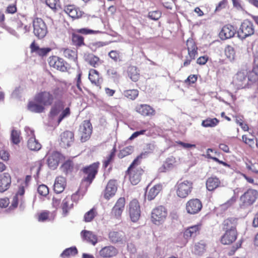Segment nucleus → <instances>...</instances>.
<instances>
[{"mask_svg": "<svg viewBox=\"0 0 258 258\" xmlns=\"http://www.w3.org/2000/svg\"><path fill=\"white\" fill-rule=\"evenodd\" d=\"M237 220V218L230 217L225 219L222 222V229L225 232L220 239L222 244L230 245L236 240L238 236Z\"/></svg>", "mask_w": 258, "mask_h": 258, "instance_id": "1", "label": "nucleus"}, {"mask_svg": "<svg viewBox=\"0 0 258 258\" xmlns=\"http://www.w3.org/2000/svg\"><path fill=\"white\" fill-rule=\"evenodd\" d=\"M146 153H142L138 155L134 160L126 171V174L128 176L129 180L133 185L138 184L144 174L145 171L139 165L141 164L143 155H145Z\"/></svg>", "mask_w": 258, "mask_h": 258, "instance_id": "2", "label": "nucleus"}, {"mask_svg": "<svg viewBox=\"0 0 258 258\" xmlns=\"http://www.w3.org/2000/svg\"><path fill=\"white\" fill-rule=\"evenodd\" d=\"M64 93L62 88L56 87L51 91H43L37 93L35 94V99L40 102L43 106H51L55 99L61 98Z\"/></svg>", "mask_w": 258, "mask_h": 258, "instance_id": "3", "label": "nucleus"}, {"mask_svg": "<svg viewBox=\"0 0 258 258\" xmlns=\"http://www.w3.org/2000/svg\"><path fill=\"white\" fill-rule=\"evenodd\" d=\"M99 167V163L97 162L82 168L81 170L83 174L82 183L84 184L86 187L89 186L95 179L98 173Z\"/></svg>", "mask_w": 258, "mask_h": 258, "instance_id": "4", "label": "nucleus"}, {"mask_svg": "<svg viewBox=\"0 0 258 258\" xmlns=\"http://www.w3.org/2000/svg\"><path fill=\"white\" fill-rule=\"evenodd\" d=\"M252 83L250 79V73L248 76L243 72H238L233 78L232 84L236 89L247 87Z\"/></svg>", "mask_w": 258, "mask_h": 258, "instance_id": "5", "label": "nucleus"}, {"mask_svg": "<svg viewBox=\"0 0 258 258\" xmlns=\"http://www.w3.org/2000/svg\"><path fill=\"white\" fill-rule=\"evenodd\" d=\"M192 189V182L187 180L178 182L176 185V195L182 199L187 198L191 194Z\"/></svg>", "mask_w": 258, "mask_h": 258, "instance_id": "6", "label": "nucleus"}, {"mask_svg": "<svg viewBox=\"0 0 258 258\" xmlns=\"http://www.w3.org/2000/svg\"><path fill=\"white\" fill-rule=\"evenodd\" d=\"M186 45L188 51V54L185 56L183 62V67L189 66L192 60L196 58L198 55V47L195 41L191 38H189L187 41Z\"/></svg>", "mask_w": 258, "mask_h": 258, "instance_id": "7", "label": "nucleus"}, {"mask_svg": "<svg viewBox=\"0 0 258 258\" xmlns=\"http://www.w3.org/2000/svg\"><path fill=\"white\" fill-rule=\"evenodd\" d=\"M167 215V211L164 207H157L153 209L151 212V222L155 225H159L165 221Z\"/></svg>", "mask_w": 258, "mask_h": 258, "instance_id": "8", "label": "nucleus"}, {"mask_svg": "<svg viewBox=\"0 0 258 258\" xmlns=\"http://www.w3.org/2000/svg\"><path fill=\"white\" fill-rule=\"evenodd\" d=\"M92 130L93 127L89 120H84L81 123L79 128V135L81 142H86L90 139Z\"/></svg>", "mask_w": 258, "mask_h": 258, "instance_id": "9", "label": "nucleus"}, {"mask_svg": "<svg viewBox=\"0 0 258 258\" xmlns=\"http://www.w3.org/2000/svg\"><path fill=\"white\" fill-rule=\"evenodd\" d=\"M33 26L34 34L39 39H42L46 36L47 33V26L41 18H35L33 21Z\"/></svg>", "mask_w": 258, "mask_h": 258, "instance_id": "10", "label": "nucleus"}, {"mask_svg": "<svg viewBox=\"0 0 258 258\" xmlns=\"http://www.w3.org/2000/svg\"><path fill=\"white\" fill-rule=\"evenodd\" d=\"M258 198V191L254 189L248 188L240 197V201L244 206H251Z\"/></svg>", "mask_w": 258, "mask_h": 258, "instance_id": "11", "label": "nucleus"}, {"mask_svg": "<svg viewBox=\"0 0 258 258\" xmlns=\"http://www.w3.org/2000/svg\"><path fill=\"white\" fill-rule=\"evenodd\" d=\"M254 33V27L253 23L248 20H244L241 24L239 30L238 31V35L241 39L251 36Z\"/></svg>", "mask_w": 258, "mask_h": 258, "instance_id": "12", "label": "nucleus"}, {"mask_svg": "<svg viewBox=\"0 0 258 258\" xmlns=\"http://www.w3.org/2000/svg\"><path fill=\"white\" fill-rule=\"evenodd\" d=\"M202 208V202L197 198H192L189 200L185 204L186 211L190 215H195L199 213Z\"/></svg>", "mask_w": 258, "mask_h": 258, "instance_id": "13", "label": "nucleus"}, {"mask_svg": "<svg viewBox=\"0 0 258 258\" xmlns=\"http://www.w3.org/2000/svg\"><path fill=\"white\" fill-rule=\"evenodd\" d=\"M128 212L131 220L136 222L141 216V207L138 201L133 199L129 204Z\"/></svg>", "mask_w": 258, "mask_h": 258, "instance_id": "14", "label": "nucleus"}, {"mask_svg": "<svg viewBox=\"0 0 258 258\" xmlns=\"http://www.w3.org/2000/svg\"><path fill=\"white\" fill-rule=\"evenodd\" d=\"M74 140V133L72 131H66L60 134L59 144L62 148L66 149L73 144Z\"/></svg>", "mask_w": 258, "mask_h": 258, "instance_id": "15", "label": "nucleus"}, {"mask_svg": "<svg viewBox=\"0 0 258 258\" xmlns=\"http://www.w3.org/2000/svg\"><path fill=\"white\" fill-rule=\"evenodd\" d=\"M48 63L50 67L57 70L62 72H65L67 71L66 62L62 58L58 56L55 55L50 56L48 58Z\"/></svg>", "mask_w": 258, "mask_h": 258, "instance_id": "16", "label": "nucleus"}, {"mask_svg": "<svg viewBox=\"0 0 258 258\" xmlns=\"http://www.w3.org/2000/svg\"><path fill=\"white\" fill-rule=\"evenodd\" d=\"M109 241L114 244H124L126 242L124 232L121 230H112L108 233Z\"/></svg>", "mask_w": 258, "mask_h": 258, "instance_id": "17", "label": "nucleus"}, {"mask_svg": "<svg viewBox=\"0 0 258 258\" xmlns=\"http://www.w3.org/2000/svg\"><path fill=\"white\" fill-rule=\"evenodd\" d=\"M25 132L28 137L27 141L28 148L32 151H38L41 148V144L36 139L34 131L30 128H26Z\"/></svg>", "mask_w": 258, "mask_h": 258, "instance_id": "18", "label": "nucleus"}, {"mask_svg": "<svg viewBox=\"0 0 258 258\" xmlns=\"http://www.w3.org/2000/svg\"><path fill=\"white\" fill-rule=\"evenodd\" d=\"M63 11L73 20L79 19L82 17L84 12L80 9L74 5L64 6Z\"/></svg>", "mask_w": 258, "mask_h": 258, "instance_id": "19", "label": "nucleus"}, {"mask_svg": "<svg viewBox=\"0 0 258 258\" xmlns=\"http://www.w3.org/2000/svg\"><path fill=\"white\" fill-rule=\"evenodd\" d=\"M135 110L143 116L152 117L156 114V110L150 105L146 104L138 105Z\"/></svg>", "mask_w": 258, "mask_h": 258, "instance_id": "20", "label": "nucleus"}, {"mask_svg": "<svg viewBox=\"0 0 258 258\" xmlns=\"http://www.w3.org/2000/svg\"><path fill=\"white\" fill-rule=\"evenodd\" d=\"M88 79L92 84L94 85L99 89H101L103 79L98 71L94 69H90Z\"/></svg>", "mask_w": 258, "mask_h": 258, "instance_id": "21", "label": "nucleus"}, {"mask_svg": "<svg viewBox=\"0 0 258 258\" xmlns=\"http://www.w3.org/2000/svg\"><path fill=\"white\" fill-rule=\"evenodd\" d=\"M117 189V186L116 180H109L104 191V198L106 200H109L115 195Z\"/></svg>", "mask_w": 258, "mask_h": 258, "instance_id": "22", "label": "nucleus"}, {"mask_svg": "<svg viewBox=\"0 0 258 258\" xmlns=\"http://www.w3.org/2000/svg\"><path fill=\"white\" fill-rule=\"evenodd\" d=\"M30 51L32 53H35L36 55L43 57L46 56L51 51L50 47H39L38 44L34 40L30 45Z\"/></svg>", "mask_w": 258, "mask_h": 258, "instance_id": "23", "label": "nucleus"}, {"mask_svg": "<svg viewBox=\"0 0 258 258\" xmlns=\"http://www.w3.org/2000/svg\"><path fill=\"white\" fill-rule=\"evenodd\" d=\"M27 109L31 112L41 113L45 112V108L40 102L37 101L35 95L33 100L29 101L27 104Z\"/></svg>", "mask_w": 258, "mask_h": 258, "instance_id": "24", "label": "nucleus"}, {"mask_svg": "<svg viewBox=\"0 0 258 258\" xmlns=\"http://www.w3.org/2000/svg\"><path fill=\"white\" fill-rule=\"evenodd\" d=\"M236 33V29L230 24L224 25L219 33V37L222 40H226L233 37Z\"/></svg>", "mask_w": 258, "mask_h": 258, "instance_id": "25", "label": "nucleus"}, {"mask_svg": "<svg viewBox=\"0 0 258 258\" xmlns=\"http://www.w3.org/2000/svg\"><path fill=\"white\" fill-rule=\"evenodd\" d=\"M201 224L195 225L186 228L183 234V236L185 239L184 243H186L188 240L192 237H196L200 233Z\"/></svg>", "mask_w": 258, "mask_h": 258, "instance_id": "26", "label": "nucleus"}, {"mask_svg": "<svg viewBox=\"0 0 258 258\" xmlns=\"http://www.w3.org/2000/svg\"><path fill=\"white\" fill-rule=\"evenodd\" d=\"M99 253L100 255L103 258H111L116 256L118 250L115 246L108 245L102 248Z\"/></svg>", "mask_w": 258, "mask_h": 258, "instance_id": "27", "label": "nucleus"}, {"mask_svg": "<svg viewBox=\"0 0 258 258\" xmlns=\"http://www.w3.org/2000/svg\"><path fill=\"white\" fill-rule=\"evenodd\" d=\"M25 190L23 186H19L18 190L16 195L13 198L11 206L14 208H17L19 205L22 206L25 202L24 195Z\"/></svg>", "mask_w": 258, "mask_h": 258, "instance_id": "28", "label": "nucleus"}, {"mask_svg": "<svg viewBox=\"0 0 258 258\" xmlns=\"http://www.w3.org/2000/svg\"><path fill=\"white\" fill-rule=\"evenodd\" d=\"M221 186L222 182L216 176H212L208 177L206 181V188L210 191H214Z\"/></svg>", "mask_w": 258, "mask_h": 258, "instance_id": "29", "label": "nucleus"}, {"mask_svg": "<svg viewBox=\"0 0 258 258\" xmlns=\"http://www.w3.org/2000/svg\"><path fill=\"white\" fill-rule=\"evenodd\" d=\"M125 199L124 197L119 198L112 209V213L116 217L121 216L124 209Z\"/></svg>", "mask_w": 258, "mask_h": 258, "instance_id": "30", "label": "nucleus"}, {"mask_svg": "<svg viewBox=\"0 0 258 258\" xmlns=\"http://www.w3.org/2000/svg\"><path fill=\"white\" fill-rule=\"evenodd\" d=\"M61 154L58 152H53L48 157L47 162L49 167L55 169L58 165L61 158Z\"/></svg>", "mask_w": 258, "mask_h": 258, "instance_id": "31", "label": "nucleus"}, {"mask_svg": "<svg viewBox=\"0 0 258 258\" xmlns=\"http://www.w3.org/2000/svg\"><path fill=\"white\" fill-rule=\"evenodd\" d=\"M11 177L8 173H4L0 176V192L7 190L11 186Z\"/></svg>", "mask_w": 258, "mask_h": 258, "instance_id": "32", "label": "nucleus"}, {"mask_svg": "<svg viewBox=\"0 0 258 258\" xmlns=\"http://www.w3.org/2000/svg\"><path fill=\"white\" fill-rule=\"evenodd\" d=\"M162 189V185L161 184H157L146 190L145 193V199L148 201L154 200L155 197Z\"/></svg>", "mask_w": 258, "mask_h": 258, "instance_id": "33", "label": "nucleus"}, {"mask_svg": "<svg viewBox=\"0 0 258 258\" xmlns=\"http://www.w3.org/2000/svg\"><path fill=\"white\" fill-rule=\"evenodd\" d=\"M85 60L93 68H97L102 63V61L98 56L91 53L85 55Z\"/></svg>", "mask_w": 258, "mask_h": 258, "instance_id": "34", "label": "nucleus"}, {"mask_svg": "<svg viewBox=\"0 0 258 258\" xmlns=\"http://www.w3.org/2000/svg\"><path fill=\"white\" fill-rule=\"evenodd\" d=\"M74 203L72 201L70 196H67L62 201L61 205L62 210V215L63 217H66L70 211L73 208Z\"/></svg>", "mask_w": 258, "mask_h": 258, "instance_id": "35", "label": "nucleus"}, {"mask_svg": "<svg viewBox=\"0 0 258 258\" xmlns=\"http://www.w3.org/2000/svg\"><path fill=\"white\" fill-rule=\"evenodd\" d=\"M67 185L66 178L62 176H59L56 178L55 182L53 185V189L55 192L59 194L62 192Z\"/></svg>", "mask_w": 258, "mask_h": 258, "instance_id": "36", "label": "nucleus"}, {"mask_svg": "<svg viewBox=\"0 0 258 258\" xmlns=\"http://www.w3.org/2000/svg\"><path fill=\"white\" fill-rule=\"evenodd\" d=\"M216 155L219 156L220 153L211 148H208L206 150V155L205 157L207 158L212 159L213 160L218 163L219 164H222L225 167L230 168V165L229 164H228L225 162L220 160L219 159H218L217 157L215 156Z\"/></svg>", "mask_w": 258, "mask_h": 258, "instance_id": "37", "label": "nucleus"}, {"mask_svg": "<svg viewBox=\"0 0 258 258\" xmlns=\"http://www.w3.org/2000/svg\"><path fill=\"white\" fill-rule=\"evenodd\" d=\"M177 161L175 157L173 156L168 157L160 167L161 172H166L173 168L176 165Z\"/></svg>", "mask_w": 258, "mask_h": 258, "instance_id": "38", "label": "nucleus"}, {"mask_svg": "<svg viewBox=\"0 0 258 258\" xmlns=\"http://www.w3.org/2000/svg\"><path fill=\"white\" fill-rule=\"evenodd\" d=\"M127 76L133 82H137L140 79L139 70L136 66H130L127 69Z\"/></svg>", "mask_w": 258, "mask_h": 258, "instance_id": "39", "label": "nucleus"}, {"mask_svg": "<svg viewBox=\"0 0 258 258\" xmlns=\"http://www.w3.org/2000/svg\"><path fill=\"white\" fill-rule=\"evenodd\" d=\"M83 239L93 245H95L98 241L97 236L92 232L87 230H83L81 232Z\"/></svg>", "mask_w": 258, "mask_h": 258, "instance_id": "40", "label": "nucleus"}, {"mask_svg": "<svg viewBox=\"0 0 258 258\" xmlns=\"http://www.w3.org/2000/svg\"><path fill=\"white\" fill-rule=\"evenodd\" d=\"M71 39L72 44L77 47H80L85 45L84 37L77 33L76 31L72 33Z\"/></svg>", "mask_w": 258, "mask_h": 258, "instance_id": "41", "label": "nucleus"}, {"mask_svg": "<svg viewBox=\"0 0 258 258\" xmlns=\"http://www.w3.org/2000/svg\"><path fill=\"white\" fill-rule=\"evenodd\" d=\"M139 93L137 89H128L123 91V95L128 100H134L138 97Z\"/></svg>", "mask_w": 258, "mask_h": 258, "instance_id": "42", "label": "nucleus"}, {"mask_svg": "<svg viewBox=\"0 0 258 258\" xmlns=\"http://www.w3.org/2000/svg\"><path fill=\"white\" fill-rule=\"evenodd\" d=\"M20 131L13 130L11 133V140L13 144L18 145L20 142L22 138L21 137Z\"/></svg>", "mask_w": 258, "mask_h": 258, "instance_id": "43", "label": "nucleus"}, {"mask_svg": "<svg viewBox=\"0 0 258 258\" xmlns=\"http://www.w3.org/2000/svg\"><path fill=\"white\" fill-rule=\"evenodd\" d=\"M219 120L216 118L208 117L202 121V125L205 127H213L218 124Z\"/></svg>", "mask_w": 258, "mask_h": 258, "instance_id": "44", "label": "nucleus"}, {"mask_svg": "<svg viewBox=\"0 0 258 258\" xmlns=\"http://www.w3.org/2000/svg\"><path fill=\"white\" fill-rule=\"evenodd\" d=\"M243 142L248 145L251 148L254 147L255 144V138L254 136L251 134H246L242 136Z\"/></svg>", "mask_w": 258, "mask_h": 258, "instance_id": "45", "label": "nucleus"}, {"mask_svg": "<svg viewBox=\"0 0 258 258\" xmlns=\"http://www.w3.org/2000/svg\"><path fill=\"white\" fill-rule=\"evenodd\" d=\"M78 253V250L76 247H71L66 248L61 253L60 256L62 258H69L71 256H74Z\"/></svg>", "mask_w": 258, "mask_h": 258, "instance_id": "46", "label": "nucleus"}, {"mask_svg": "<svg viewBox=\"0 0 258 258\" xmlns=\"http://www.w3.org/2000/svg\"><path fill=\"white\" fill-rule=\"evenodd\" d=\"M116 149L114 147L111 151L109 155L106 157V159L103 162V167L106 168L109 164L113 161L115 155Z\"/></svg>", "mask_w": 258, "mask_h": 258, "instance_id": "47", "label": "nucleus"}, {"mask_svg": "<svg viewBox=\"0 0 258 258\" xmlns=\"http://www.w3.org/2000/svg\"><path fill=\"white\" fill-rule=\"evenodd\" d=\"M108 55L114 62H116L122 61V56L119 51L111 50Z\"/></svg>", "mask_w": 258, "mask_h": 258, "instance_id": "48", "label": "nucleus"}, {"mask_svg": "<svg viewBox=\"0 0 258 258\" xmlns=\"http://www.w3.org/2000/svg\"><path fill=\"white\" fill-rule=\"evenodd\" d=\"M134 147L133 146H129L124 148L120 151L118 154V157L120 158H122L126 156L131 154L134 151Z\"/></svg>", "mask_w": 258, "mask_h": 258, "instance_id": "49", "label": "nucleus"}, {"mask_svg": "<svg viewBox=\"0 0 258 258\" xmlns=\"http://www.w3.org/2000/svg\"><path fill=\"white\" fill-rule=\"evenodd\" d=\"M61 169L66 174L72 172L73 169V164L71 161L65 162L61 166Z\"/></svg>", "mask_w": 258, "mask_h": 258, "instance_id": "50", "label": "nucleus"}, {"mask_svg": "<svg viewBox=\"0 0 258 258\" xmlns=\"http://www.w3.org/2000/svg\"><path fill=\"white\" fill-rule=\"evenodd\" d=\"M51 213L48 211H43L37 214V219L39 222H44L49 220Z\"/></svg>", "mask_w": 258, "mask_h": 258, "instance_id": "51", "label": "nucleus"}, {"mask_svg": "<svg viewBox=\"0 0 258 258\" xmlns=\"http://www.w3.org/2000/svg\"><path fill=\"white\" fill-rule=\"evenodd\" d=\"M96 214V210L95 209L93 208L91 209L84 215V221L86 222H91L94 218Z\"/></svg>", "mask_w": 258, "mask_h": 258, "instance_id": "52", "label": "nucleus"}, {"mask_svg": "<svg viewBox=\"0 0 258 258\" xmlns=\"http://www.w3.org/2000/svg\"><path fill=\"white\" fill-rule=\"evenodd\" d=\"M63 54L66 57L70 59H75L77 57L76 51L69 48L64 49Z\"/></svg>", "mask_w": 258, "mask_h": 258, "instance_id": "53", "label": "nucleus"}, {"mask_svg": "<svg viewBox=\"0 0 258 258\" xmlns=\"http://www.w3.org/2000/svg\"><path fill=\"white\" fill-rule=\"evenodd\" d=\"M225 53L226 56L230 60L234 59L235 56V50L233 47L228 45L225 49Z\"/></svg>", "mask_w": 258, "mask_h": 258, "instance_id": "54", "label": "nucleus"}, {"mask_svg": "<svg viewBox=\"0 0 258 258\" xmlns=\"http://www.w3.org/2000/svg\"><path fill=\"white\" fill-rule=\"evenodd\" d=\"M37 191L39 195L46 197L49 194V188L45 184H41L37 188Z\"/></svg>", "mask_w": 258, "mask_h": 258, "instance_id": "55", "label": "nucleus"}, {"mask_svg": "<svg viewBox=\"0 0 258 258\" xmlns=\"http://www.w3.org/2000/svg\"><path fill=\"white\" fill-rule=\"evenodd\" d=\"M205 251V244L198 242L194 247V252L197 254H201Z\"/></svg>", "mask_w": 258, "mask_h": 258, "instance_id": "56", "label": "nucleus"}, {"mask_svg": "<svg viewBox=\"0 0 258 258\" xmlns=\"http://www.w3.org/2000/svg\"><path fill=\"white\" fill-rule=\"evenodd\" d=\"M75 31L79 34H82L84 35L97 34L99 32L98 31L93 30L88 28L78 29H76Z\"/></svg>", "mask_w": 258, "mask_h": 258, "instance_id": "57", "label": "nucleus"}, {"mask_svg": "<svg viewBox=\"0 0 258 258\" xmlns=\"http://www.w3.org/2000/svg\"><path fill=\"white\" fill-rule=\"evenodd\" d=\"M198 80L197 76L196 75H190L184 81V84L187 85H190L196 83Z\"/></svg>", "mask_w": 258, "mask_h": 258, "instance_id": "58", "label": "nucleus"}, {"mask_svg": "<svg viewBox=\"0 0 258 258\" xmlns=\"http://www.w3.org/2000/svg\"><path fill=\"white\" fill-rule=\"evenodd\" d=\"M17 11V1H15L14 4L10 5L7 7L6 13L7 14H13L16 13Z\"/></svg>", "mask_w": 258, "mask_h": 258, "instance_id": "59", "label": "nucleus"}, {"mask_svg": "<svg viewBox=\"0 0 258 258\" xmlns=\"http://www.w3.org/2000/svg\"><path fill=\"white\" fill-rule=\"evenodd\" d=\"M161 12L159 11H154L149 13V17L152 20H157L161 16Z\"/></svg>", "mask_w": 258, "mask_h": 258, "instance_id": "60", "label": "nucleus"}, {"mask_svg": "<svg viewBox=\"0 0 258 258\" xmlns=\"http://www.w3.org/2000/svg\"><path fill=\"white\" fill-rule=\"evenodd\" d=\"M107 74L108 76L116 78L119 77V74L117 70L114 68H111L107 70Z\"/></svg>", "mask_w": 258, "mask_h": 258, "instance_id": "61", "label": "nucleus"}, {"mask_svg": "<svg viewBox=\"0 0 258 258\" xmlns=\"http://www.w3.org/2000/svg\"><path fill=\"white\" fill-rule=\"evenodd\" d=\"M82 73L81 72L79 71L78 74H77L76 78V86L77 88L80 91H82V88L81 87L82 84L81 77H82Z\"/></svg>", "mask_w": 258, "mask_h": 258, "instance_id": "62", "label": "nucleus"}, {"mask_svg": "<svg viewBox=\"0 0 258 258\" xmlns=\"http://www.w3.org/2000/svg\"><path fill=\"white\" fill-rule=\"evenodd\" d=\"M10 154L8 151L5 150H2L0 151V157L1 158L5 161H7L10 158Z\"/></svg>", "mask_w": 258, "mask_h": 258, "instance_id": "63", "label": "nucleus"}, {"mask_svg": "<svg viewBox=\"0 0 258 258\" xmlns=\"http://www.w3.org/2000/svg\"><path fill=\"white\" fill-rule=\"evenodd\" d=\"M70 114V108L69 107H67L64 110H63L61 114L59 115L58 119V123H59L65 117L69 115Z\"/></svg>", "mask_w": 258, "mask_h": 258, "instance_id": "64", "label": "nucleus"}]
</instances>
